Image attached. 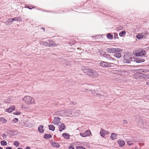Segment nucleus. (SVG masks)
<instances>
[{
  "instance_id": "4d7b16f0",
  "label": "nucleus",
  "mask_w": 149,
  "mask_h": 149,
  "mask_svg": "<svg viewBox=\"0 0 149 149\" xmlns=\"http://www.w3.org/2000/svg\"><path fill=\"white\" fill-rule=\"evenodd\" d=\"M42 29L43 30H45V28H42Z\"/></svg>"
},
{
  "instance_id": "6e6d98bb",
  "label": "nucleus",
  "mask_w": 149,
  "mask_h": 149,
  "mask_svg": "<svg viewBox=\"0 0 149 149\" xmlns=\"http://www.w3.org/2000/svg\"><path fill=\"white\" fill-rule=\"evenodd\" d=\"M27 8H29V9H31V8H29V6H28L27 7Z\"/></svg>"
},
{
  "instance_id": "37998d69",
  "label": "nucleus",
  "mask_w": 149,
  "mask_h": 149,
  "mask_svg": "<svg viewBox=\"0 0 149 149\" xmlns=\"http://www.w3.org/2000/svg\"><path fill=\"white\" fill-rule=\"evenodd\" d=\"M48 42L49 43H52L51 44H54V42L51 40H48Z\"/></svg>"
},
{
  "instance_id": "4468645a",
  "label": "nucleus",
  "mask_w": 149,
  "mask_h": 149,
  "mask_svg": "<svg viewBox=\"0 0 149 149\" xmlns=\"http://www.w3.org/2000/svg\"><path fill=\"white\" fill-rule=\"evenodd\" d=\"M100 135L102 137H104L106 135H108L109 132L103 129H102L100 132Z\"/></svg>"
},
{
  "instance_id": "603ef678",
  "label": "nucleus",
  "mask_w": 149,
  "mask_h": 149,
  "mask_svg": "<svg viewBox=\"0 0 149 149\" xmlns=\"http://www.w3.org/2000/svg\"><path fill=\"white\" fill-rule=\"evenodd\" d=\"M25 149H31L30 147L29 146H27L26 148Z\"/></svg>"
},
{
  "instance_id": "c85d7f7f",
  "label": "nucleus",
  "mask_w": 149,
  "mask_h": 149,
  "mask_svg": "<svg viewBox=\"0 0 149 149\" xmlns=\"http://www.w3.org/2000/svg\"><path fill=\"white\" fill-rule=\"evenodd\" d=\"M52 145L53 146L57 148H58L60 146L57 143L54 141L52 142Z\"/></svg>"
},
{
  "instance_id": "8fccbe9b",
  "label": "nucleus",
  "mask_w": 149,
  "mask_h": 149,
  "mask_svg": "<svg viewBox=\"0 0 149 149\" xmlns=\"http://www.w3.org/2000/svg\"><path fill=\"white\" fill-rule=\"evenodd\" d=\"M114 36H115V38H116V36H118V34L117 33H114Z\"/></svg>"
},
{
  "instance_id": "9d476101",
  "label": "nucleus",
  "mask_w": 149,
  "mask_h": 149,
  "mask_svg": "<svg viewBox=\"0 0 149 149\" xmlns=\"http://www.w3.org/2000/svg\"><path fill=\"white\" fill-rule=\"evenodd\" d=\"M66 110H62L58 111L56 114L62 116H66Z\"/></svg>"
},
{
  "instance_id": "473e14b6",
  "label": "nucleus",
  "mask_w": 149,
  "mask_h": 149,
  "mask_svg": "<svg viewBox=\"0 0 149 149\" xmlns=\"http://www.w3.org/2000/svg\"><path fill=\"white\" fill-rule=\"evenodd\" d=\"M0 121L3 123H5L7 122V120L5 118L3 117H1L0 118Z\"/></svg>"
},
{
  "instance_id": "680f3d73",
  "label": "nucleus",
  "mask_w": 149,
  "mask_h": 149,
  "mask_svg": "<svg viewBox=\"0 0 149 149\" xmlns=\"http://www.w3.org/2000/svg\"><path fill=\"white\" fill-rule=\"evenodd\" d=\"M0 149H3V148L1 147H0Z\"/></svg>"
},
{
  "instance_id": "f3484780",
  "label": "nucleus",
  "mask_w": 149,
  "mask_h": 149,
  "mask_svg": "<svg viewBox=\"0 0 149 149\" xmlns=\"http://www.w3.org/2000/svg\"><path fill=\"white\" fill-rule=\"evenodd\" d=\"M117 142L119 146L121 147L123 146L125 144V141L122 139L118 140Z\"/></svg>"
},
{
  "instance_id": "f8f14e48",
  "label": "nucleus",
  "mask_w": 149,
  "mask_h": 149,
  "mask_svg": "<svg viewBox=\"0 0 149 149\" xmlns=\"http://www.w3.org/2000/svg\"><path fill=\"white\" fill-rule=\"evenodd\" d=\"M147 33L146 31H145L144 32L140 33H138L136 36V37L139 40L143 38L144 34H147Z\"/></svg>"
},
{
  "instance_id": "58836bf2",
  "label": "nucleus",
  "mask_w": 149,
  "mask_h": 149,
  "mask_svg": "<svg viewBox=\"0 0 149 149\" xmlns=\"http://www.w3.org/2000/svg\"><path fill=\"white\" fill-rule=\"evenodd\" d=\"M107 38L109 39H112V36L110 33H109L107 35Z\"/></svg>"
},
{
  "instance_id": "79ce46f5",
  "label": "nucleus",
  "mask_w": 149,
  "mask_h": 149,
  "mask_svg": "<svg viewBox=\"0 0 149 149\" xmlns=\"http://www.w3.org/2000/svg\"><path fill=\"white\" fill-rule=\"evenodd\" d=\"M18 121V119L17 118H15L13 120V121L14 123H16Z\"/></svg>"
},
{
  "instance_id": "0e129e2a",
  "label": "nucleus",
  "mask_w": 149,
  "mask_h": 149,
  "mask_svg": "<svg viewBox=\"0 0 149 149\" xmlns=\"http://www.w3.org/2000/svg\"><path fill=\"white\" fill-rule=\"evenodd\" d=\"M21 123H22V121H21Z\"/></svg>"
},
{
  "instance_id": "bf43d9fd",
  "label": "nucleus",
  "mask_w": 149,
  "mask_h": 149,
  "mask_svg": "<svg viewBox=\"0 0 149 149\" xmlns=\"http://www.w3.org/2000/svg\"><path fill=\"white\" fill-rule=\"evenodd\" d=\"M17 149H22V148H17Z\"/></svg>"
},
{
  "instance_id": "20e7f679",
  "label": "nucleus",
  "mask_w": 149,
  "mask_h": 149,
  "mask_svg": "<svg viewBox=\"0 0 149 149\" xmlns=\"http://www.w3.org/2000/svg\"><path fill=\"white\" fill-rule=\"evenodd\" d=\"M146 53L145 49H140L135 52V55L137 56H145Z\"/></svg>"
},
{
  "instance_id": "c9c22d12",
  "label": "nucleus",
  "mask_w": 149,
  "mask_h": 149,
  "mask_svg": "<svg viewBox=\"0 0 149 149\" xmlns=\"http://www.w3.org/2000/svg\"><path fill=\"white\" fill-rule=\"evenodd\" d=\"M116 53L115 54H114V56L115 57H116V58H120L121 56V55L120 54V53Z\"/></svg>"
},
{
  "instance_id": "4be33fe9",
  "label": "nucleus",
  "mask_w": 149,
  "mask_h": 149,
  "mask_svg": "<svg viewBox=\"0 0 149 149\" xmlns=\"http://www.w3.org/2000/svg\"><path fill=\"white\" fill-rule=\"evenodd\" d=\"M43 126L42 125H40L38 128V132L40 133H42L44 132Z\"/></svg>"
},
{
  "instance_id": "bb28decb",
  "label": "nucleus",
  "mask_w": 149,
  "mask_h": 149,
  "mask_svg": "<svg viewBox=\"0 0 149 149\" xmlns=\"http://www.w3.org/2000/svg\"><path fill=\"white\" fill-rule=\"evenodd\" d=\"M136 62L139 63L141 62H143L145 61L144 59L141 58H137L136 59Z\"/></svg>"
},
{
  "instance_id": "cd10ccee",
  "label": "nucleus",
  "mask_w": 149,
  "mask_h": 149,
  "mask_svg": "<svg viewBox=\"0 0 149 149\" xmlns=\"http://www.w3.org/2000/svg\"><path fill=\"white\" fill-rule=\"evenodd\" d=\"M149 79V74H142V79Z\"/></svg>"
},
{
  "instance_id": "f704fd0d",
  "label": "nucleus",
  "mask_w": 149,
  "mask_h": 149,
  "mask_svg": "<svg viewBox=\"0 0 149 149\" xmlns=\"http://www.w3.org/2000/svg\"><path fill=\"white\" fill-rule=\"evenodd\" d=\"M1 144L2 146H6L7 144L6 141L5 140H3L1 141Z\"/></svg>"
},
{
  "instance_id": "72a5a7b5",
  "label": "nucleus",
  "mask_w": 149,
  "mask_h": 149,
  "mask_svg": "<svg viewBox=\"0 0 149 149\" xmlns=\"http://www.w3.org/2000/svg\"><path fill=\"white\" fill-rule=\"evenodd\" d=\"M125 34H126V32H125V31H123L119 33V35L120 36L122 37V36H125Z\"/></svg>"
},
{
  "instance_id": "39448f33",
  "label": "nucleus",
  "mask_w": 149,
  "mask_h": 149,
  "mask_svg": "<svg viewBox=\"0 0 149 149\" xmlns=\"http://www.w3.org/2000/svg\"><path fill=\"white\" fill-rule=\"evenodd\" d=\"M112 63L106 62L103 61H98V64L100 66L104 68L110 67L111 66V64Z\"/></svg>"
},
{
  "instance_id": "a18cd8bd",
  "label": "nucleus",
  "mask_w": 149,
  "mask_h": 149,
  "mask_svg": "<svg viewBox=\"0 0 149 149\" xmlns=\"http://www.w3.org/2000/svg\"><path fill=\"white\" fill-rule=\"evenodd\" d=\"M2 137L4 138V137H6V134H3L2 135Z\"/></svg>"
},
{
  "instance_id": "5fc2aeb1",
  "label": "nucleus",
  "mask_w": 149,
  "mask_h": 149,
  "mask_svg": "<svg viewBox=\"0 0 149 149\" xmlns=\"http://www.w3.org/2000/svg\"><path fill=\"white\" fill-rule=\"evenodd\" d=\"M123 122H124V123H127V121H126V120H124L123 121Z\"/></svg>"
},
{
  "instance_id": "b1692460",
  "label": "nucleus",
  "mask_w": 149,
  "mask_h": 149,
  "mask_svg": "<svg viewBox=\"0 0 149 149\" xmlns=\"http://www.w3.org/2000/svg\"><path fill=\"white\" fill-rule=\"evenodd\" d=\"M15 109V107L14 106H12L8 108V109H6V111L8 112H10L14 111Z\"/></svg>"
},
{
  "instance_id": "f257e3e1",
  "label": "nucleus",
  "mask_w": 149,
  "mask_h": 149,
  "mask_svg": "<svg viewBox=\"0 0 149 149\" xmlns=\"http://www.w3.org/2000/svg\"><path fill=\"white\" fill-rule=\"evenodd\" d=\"M83 72L87 75L93 77L97 78L99 75L98 73L93 70L86 68L83 70Z\"/></svg>"
},
{
  "instance_id": "de8ad7c7",
  "label": "nucleus",
  "mask_w": 149,
  "mask_h": 149,
  "mask_svg": "<svg viewBox=\"0 0 149 149\" xmlns=\"http://www.w3.org/2000/svg\"><path fill=\"white\" fill-rule=\"evenodd\" d=\"M91 93H93V94H96V93L95 92V91L94 92V91H92V90H91Z\"/></svg>"
},
{
  "instance_id": "7c9ffc66",
  "label": "nucleus",
  "mask_w": 149,
  "mask_h": 149,
  "mask_svg": "<svg viewBox=\"0 0 149 149\" xmlns=\"http://www.w3.org/2000/svg\"><path fill=\"white\" fill-rule=\"evenodd\" d=\"M113 48H107V49L106 51H107L110 53H113Z\"/></svg>"
},
{
  "instance_id": "e433bc0d",
  "label": "nucleus",
  "mask_w": 149,
  "mask_h": 149,
  "mask_svg": "<svg viewBox=\"0 0 149 149\" xmlns=\"http://www.w3.org/2000/svg\"><path fill=\"white\" fill-rule=\"evenodd\" d=\"M139 70L141 72H143L146 73L148 72L149 71L148 70L145 69H139Z\"/></svg>"
},
{
  "instance_id": "423d86ee",
  "label": "nucleus",
  "mask_w": 149,
  "mask_h": 149,
  "mask_svg": "<svg viewBox=\"0 0 149 149\" xmlns=\"http://www.w3.org/2000/svg\"><path fill=\"white\" fill-rule=\"evenodd\" d=\"M39 43L40 45H43L46 46H48L49 47H52L53 46H57L58 45L57 44L54 43V44H51V43H48L46 42H44L43 41H40Z\"/></svg>"
},
{
  "instance_id": "2f4dec72",
  "label": "nucleus",
  "mask_w": 149,
  "mask_h": 149,
  "mask_svg": "<svg viewBox=\"0 0 149 149\" xmlns=\"http://www.w3.org/2000/svg\"><path fill=\"white\" fill-rule=\"evenodd\" d=\"M52 136L50 134H45L44 136V138L45 139H48L49 138L51 137Z\"/></svg>"
},
{
  "instance_id": "aec40b11",
  "label": "nucleus",
  "mask_w": 149,
  "mask_h": 149,
  "mask_svg": "<svg viewBox=\"0 0 149 149\" xmlns=\"http://www.w3.org/2000/svg\"><path fill=\"white\" fill-rule=\"evenodd\" d=\"M62 136L65 139H69L70 138V135L68 133H63L62 134Z\"/></svg>"
},
{
  "instance_id": "13d9d810",
  "label": "nucleus",
  "mask_w": 149,
  "mask_h": 149,
  "mask_svg": "<svg viewBox=\"0 0 149 149\" xmlns=\"http://www.w3.org/2000/svg\"><path fill=\"white\" fill-rule=\"evenodd\" d=\"M135 149H140L139 148H138L137 147H136L135 148Z\"/></svg>"
},
{
  "instance_id": "4c0bfd02",
  "label": "nucleus",
  "mask_w": 149,
  "mask_h": 149,
  "mask_svg": "<svg viewBox=\"0 0 149 149\" xmlns=\"http://www.w3.org/2000/svg\"><path fill=\"white\" fill-rule=\"evenodd\" d=\"M113 72L115 74H117L118 75H120V72H121L120 70H114L113 71Z\"/></svg>"
},
{
  "instance_id": "49530a36",
  "label": "nucleus",
  "mask_w": 149,
  "mask_h": 149,
  "mask_svg": "<svg viewBox=\"0 0 149 149\" xmlns=\"http://www.w3.org/2000/svg\"><path fill=\"white\" fill-rule=\"evenodd\" d=\"M13 114L15 115H19V114L20 113L19 112H17V113H15V112L13 113Z\"/></svg>"
},
{
  "instance_id": "c03bdc74",
  "label": "nucleus",
  "mask_w": 149,
  "mask_h": 149,
  "mask_svg": "<svg viewBox=\"0 0 149 149\" xmlns=\"http://www.w3.org/2000/svg\"><path fill=\"white\" fill-rule=\"evenodd\" d=\"M76 149H82V147L81 146H77Z\"/></svg>"
},
{
  "instance_id": "ddd939ff",
  "label": "nucleus",
  "mask_w": 149,
  "mask_h": 149,
  "mask_svg": "<svg viewBox=\"0 0 149 149\" xmlns=\"http://www.w3.org/2000/svg\"><path fill=\"white\" fill-rule=\"evenodd\" d=\"M80 113L79 110H72V115H70L71 117L77 116H78Z\"/></svg>"
},
{
  "instance_id": "0eeeda50",
  "label": "nucleus",
  "mask_w": 149,
  "mask_h": 149,
  "mask_svg": "<svg viewBox=\"0 0 149 149\" xmlns=\"http://www.w3.org/2000/svg\"><path fill=\"white\" fill-rule=\"evenodd\" d=\"M141 72L139 70H138L134 74V77L137 79H142V74Z\"/></svg>"
},
{
  "instance_id": "5701e85b",
  "label": "nucleus",
  "mask_w": 149,
  "mask_h": 149,
  "mask_svg": "<svg viewBox=\"0 0 149 149\" xmlns=\"http://www.w3.org/2000/svg\"><path fill=\"white\" fill-rule=\"evenodd\" d=\"M72 110L67 109L66 110V116L71 117L70 115H72Z\"/></svg>"
},
{
  "instance_id": "c756f323",
  "label": "nucleus",
  "mask_w": 149,
  "mask_h": 149,
  "mask_svg": "<svg viewBox=\"0 0 149 149\" xmlns=\"http://www.w3.org/2000/svg\"><path fill=\"white\" fill-rule=\"evenodd\" d=\"M48 127L49 130H50L54 131V130H55V127L54 125H49Z\"/></svg>"
},
{
  "instance_id": "864d4df0",
  "label": "nucleus",
  "mask_w": 149,
  "mask_h": 149,
  "mask_svg": "<svg viewBox=\"0 0 149 149\" xmlns=\"http://www.w3.org/2000/svg\"><path fill=\"white\" fill-rule=\"evenodd\" d=\"M146 84L147 85H149V81L146 82Z\"/></svg>"
},
{
  "instance_id": "6e6552de",
  "label": "nucleus",
  "mask_w": 149,
  "mask_h": 149,
  "mask_svg": "<svg viewBox=\"0 0 149 149\" xmlns=\"http://www.w3.org/2000/svg\"><path fill=\"white\" fill-rule=\"evenodd\" d=\"M125 141L127 143V144L130 146L132 145L134 142H136L137 141L136 140L133 138H132L131 139H126Z\"/></svg>"
},
{
  "instance_id": "9b49d317",
  "label": "nucleus",
  "mask_w": 149,
  "mask_h": 149,
  "mask_svg": "<svg viewBox=\"0 0 149 149\" xmlns=\"http://www.w3.org/2000/svg\"><path fill=\"white\" fill-rule=\"evenodd\" d=\"M91 134V132L89 130H87L84 133H80V134L81 136L82 137H86L89 136Z\"/></svg>"
},
{
  "instance_id": "7ed1b4c3",
  "label": "nucleus",
  "mask_w": 149,
  "mask_h": 149,
  "mask_svg": "<svg viewBox=\"0 0 149 149\" xmlns=\"http://www.w3.org/2000/svg\"><path fill=\"white\" fill-rule=\"evenodd\" d=\"M123 62L127 63H129L130 62L132 61V57L130 55V54L125 53L124 56Z\"/></svg>"
},
{
  "instance_id": "6ab92c4d",
  "label": "nucleus",
  "mask_w": 149,
  "mask_h": 149,
  "mask_svg": "<svg viewBox=\"0 0 149 149\" xmlns=\"http://www.w3.org/2000/svg\"><path fill=\"white\" fill-rule=\"evenodd\" d=\"M113 53H120L122 51V50L118 48H113Z\"/></svg>"
},
{
  "instance_id": "1a4fd4ad",
  "label": "nucleus",
  "mask_w": 149,
  "mask_h": 149,
  "mask_svg": "<svg viewBox=\"0 0 149 149\" xmlns=\"http://www.w3.org/2000/svg\"><path fill=\"white\" fill-rule=\"evenodd\" d=\"M60 120L61 118L59 117H55L53 121L52 122V123L54 125H58L61 123Z\"/></svg>"
},
{
  "instance_id": "ea45409f",
  "label": "nucleus",
  "mask_w": 149,
  "mask_h": 149,
  "mask_svg": "<svg viewBox=\"0 0 149 149\" xmlns=\"http://www.w3.org/2000/svg\"><path fill=\"white\" fill-rule=\"evenodd\" d=\"M14 144L15 146H16L17 147H18L19 146V143L17 141H15L14 142Z\"/></svg>"
},
{
  "instance_id": "dca6fc26",
  "label": "nucleus",
  "mask_w": 149,
  "mask_h": 149,
  "mask_svg": "<svg viewBox=\"0 0 149 149\" xmlns=\"http://www.w3.org/2000/svg\"><path fill=\"white\" fill-rule=\"evenodd\" d=\"M59 131L61 132L65 129V126L63 123H61L59 126Z\"/></svg>"
},
{
  "instance_id": "09e8293b",
  "label": "nucleus",
  "mask_w": 149,
  "mask_h": 149,
  "mask_svg": "<svg viewBox=\"0 0 149 149\" xmlns=\"http://www.w3.org/2000/svg\"><path fill=\"white\" fill-rule=\"evenodd\" d=\"M69 149H74V148L73 147L71 146L69 148Z\"/></svg>"
},
{
  "instance_id": "a211bd4d",
  "label": "nucleus",
  "mask_w": 149,
  "mask_h": 149,
  "mask_svg": "<svg viewBox=\"0 0 149 149\" xmlns=\"http://www.w3.org/2000/svg\"><path fill=\"white\" fill-rule=\"evenodd\" d=\"M96 95L100 96L101 98H102L103 97H107V94L103 92H101L100 93L96 94Z\"/></svg>"
},
{
  "instance_id": "a878e982",
  "label": "nucleus",
  "mask_w": 149,
  "mask_h": 149,
  "mask_svg": "<svg viewBox=\"0 0 149 149\" xmlns=\"http://www.w3.org/2000/svg\"><path fill=\"white\" fill-rule=\"evenodd\" d=\"M13 21H21L22 20V18L20 17H15L13 18Z\"/></svg>"
},
{
  "instance_id": "e2e57ef3",
  "label": "nucleus",
  "mask_w": 149,
  "mask_h": 149,
  "mask_svg": "<svg viewBox=\"0 0 149 149\" xmlns=\"http://www.w3.org/2000/svg\"><path fill=\"white\" fill-rule=\"evenodd\" d=\"M22 107L23 108L24 107L23 106H22Z\"/></svg>"
},
{
  "instance_id": "052dcab7",
  "label": "nucleus",
  "mask_w": 149,
  "mask_h": 149,
  "mask_svg": "<svg viewBox=\"0 0 149 149\" xmlns=\"http://www.w3.org/2000/svg\"><path fill=\"white\" fill-rule=\"evenodd\" d=\"M82 149H86L85 148L82 147Z\"/></svg>"
},
{
  "instance_id": "3c124183",
  "label": "nucleus",
  "mask_w": 149,
  "mask_h": 149,
  "mask_svg": "<svg viewBox=\"0 0 149 149\" xmlns=\"http://www.w3.org/2000/svg\"><path fill=\"white\" fill-rule=\"evenodd\" d=\"M6 149H12V148L11 147H7Z\"/></svg>"
},
{
  "instance_id": "2eb2a0df",
  "label": "nucleus",
  "mask_w": 149,
  "mask_h": 149,
  "mask_svg": "<svg viewBox=\"0 0 149 149\" xmlns=\"http://www.w3.org/2000/svg\"><path fill=\"white\" fill-rule=\"evenodd\" d=\"M105 57L108 59L109 60V61L110 62H113L115 61V59L112 58L109 55H106L105 56Z\"/></svg>"
},
{
  "instance_id": "412c9836",
  "label": "nucleus",
  "mask_w": 149,
  "mask_h": 149,
  "mask_svg": "<svg viewBox=\"0 0 149 149\" xmlns=\"http://www.w3.org/2000/svg\"><path fill=\"white\" fill-rule=\"evenodd\" d=\"M13 22V18L8 19L5 22L6 24V25H9L11 24Z\"/></svg>"
},
{
  "instance_id": "a19ab883",
  "label": "nucleus",
  "mask_w": 149,
  "mask_h": 149,
  "mask_svg": "<svg viewBox=\"0 0 149 149\" xmlns=\"http://www.w3.org/2000/svg\"><path fill=\"white\" fill-rule=\"evenodd\" d=\"M83 129V128L82 127H78L77 129V130H79V131H80V132H83V131H82Z\"/></svg>"
},
{
  "instance_id": "f03ea898",
  "label": "nucleus",
  "mask_w": 149,
  "mask_h": 149,
  "mask_svg": "<svg viewBox=\"0 0 149 149\" xmlns=\"http://www.w3.org/2000/svg\"><path fill=\"white\" fill-rule=\"evenodd\" d=\"M22 100L27 104L30 105L35 103L34 99L29 96H26L22 98Z\"/></svg>"
},
{
  "instance_id": "393cba45",
  "label": "nucleus",
  "mask_w": 149,
  "mask_h": 149,
  "mask_svg": "<svg viewBox=\"0 0 149 149\" xmlns=\"http://www.w3.org/2000/svg\"><path fill=\"white\" fill-rule=\"evenodd\" d=\"M117 134L115 133H111L110 136L111 138L113 140L117 139Z\"/></svg>"
}]
</instances>
